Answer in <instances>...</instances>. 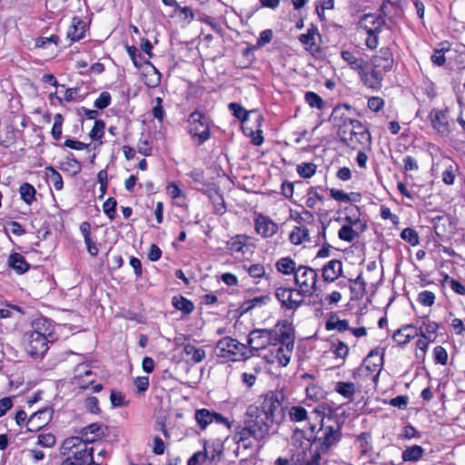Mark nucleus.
<instances>
[{"label": "nucleus", "mask_w": 465, "mask_h": 465, "mask_svg": "<svg viewBox=\"0 0 465 465\" xmlns=\"http://www.w3.org/2000/svg\"><path fill=\"white\" fill-rule=\"evenodd\" d=\"M272 424L271 418L260 411L255 405H250L245 412L243 424L235 427L234 440L237 443L242 442V447L247 449L252 446L251 442L246 443L250 438L258 441L264 440Z\"/></svg>", "instance_id": "f257e3e1"}, {"label": "nucleus", "mask_w": 465, "mask_h": 465, "mask_svg": "<svg viewBox=\"0 0 465 465\" xmlns=\"http://www.w3.org/2000/svg\"><path fill=\"white\" fill-rule=\"evenodd\" d=\"M317 417L321 419V427L317 430L316 425H310V432L304 435V439L312 445L317 443L322 451H330L341 440V428L339 424L336 427L326 425L322 412H317Z\"/></svg>", "instance_id": "f03ea898"}, {"label": "nucleus", "mask_w": 465, "mask_h": 465, "mask_svg": "<svg viewBox=\"0 0 465 465\" xmlns=\"http://www.w3.org/2000/svg\"><path fill=\"white\" fill-rule=\"evenodd\" d=\"M51 324L45 319L35 320L33 330L26 332V351L34 358H41L48 350V336H51Z\"/></svg>", "instance_id": "7ed1b4c3"}, {"label": "nucleus", "mask_w": 465, "mask_h": 465, "mask_svg": "<svg viewBox=\"0 0 465 465\" xmlns=\"http://www.w3.org/2000/svg\"><path fill=\"white\" fill-rule=\"evenodd\" d=\"M318 273L316 270L306 265H299L294 275V282L299 287L297 296H312L322 302L317 291Z\"/></svg>", "instance_id": "20e7f679"}, {"label": "nucleus", "mask_w": 465, "mask_h": 465, "mask_svg": "<svg viewBox=\"0 0 465 465\" xmlns=\"http://www.w3.org/2000/svg\"><path fill=\"white\" fill-rule=\"evenodd\" d=\"M89 443L83 441L80 437H70L63 443L64 450L72 453L73 463L79 465H99L94 460L93 453L94 449L88 446Z\"/></svg>", "instance_id": "39448f33"}, {"label": "nucleus", "mask_w": 465, "mask_h": 465, "mask_svg": "<svg viewBox=\"0 0 465 465\" xmlns=\"http://www.w3.org/2000/svg\"><path fill=\"white\" fill-rule=\"evenodd\" d=\"M214 352L219 357H232V361H242L253 355L247 345L231 337H224L218 341L215 344Z\"/></svg>", "instance_id": "423d86ee"}, {"label": "nucleus", "mask_w": 465, "mask_h": 465, "mask_svg": "<svg viewBox=\"0 0 465 465\" xmlns=\"http://www.w3.org/2000/svg\"><path fill=\"white\" fill-rule=\"evenodd\" d=\"M284 400V395L282 391H269L263 397L262 401L259 405H255L260 411L263 412L266 416L272 420L274 423L276 420V416L279 414L282 416V402Z\"/></svg>", "instance_id": "0eeeda50"}, {"label": "nucleus", "mask_w": 465, "mask_h": 465, "mask_svg": "<svg viewBox=\"0 0 465 465\" xmlns=\"http://www.w3.org/2000/svg\"><path fill=\"white\" fill-rule=\"evenodd\" d=\"M383 353H380L378 349L371 351L362 364L353 371V378L361 375V372L365 371L367 375L369 373H375L372 377V381L377 382L383 366Z\"/></svg>", "instance_id": "6e6552de"}, {"label": "nucleus", "mask_w": 465, "mask_h": 465, "mask_svg": "<svg viewBox=\"0 0 465 465\" xmlns=\"http://www.w3.org/2000/svg\"><path fill=\"white\" fill-rule=\"evenodd\" d=\"M296 288L279 287L275 290V297L280 302L281 307L285 310L296 311L302 303L303 299H297Z\"/></svg>", "instance_id": "1a4fd4ad"}, {"label": "nucleus", "mask_w": 465, "mask_h": 465, "mask_svg": "<svg viewBox=\"0 0 465 465\" xmlns=\"http://www.w3.org/2000/svg\"><path fill=\"white\" fill-rule=\"evenodd\" d=\"M272 338L280 344L294 346V327L287 320L278 322L272 331Z\"/></svg>", "instance_id": "9d476101"}, {"label": "nucleus", "mask_w": 465, "mask_h": 465, "mask_svg": "<svg viewBox=\"0 0 465 465\" xmlns=\"http://www.w3.org/2000/svg\"><path fill=\"white\" fill-rule=\"evenodd\" d=\"M203 113L195 110L188 117V132L191 134L194 143L201 145L203 143Z\"/></svg>", "instance_id": "9b49d317"}, {"label": "nucleus", "mask_w": 465, "mask_h": 465, "mask_svg": "<svg viewBox=\"0 0 465 465\" xmlns=\"http://www.w3.org/2000/svg\"><path fill=\"white\" fill-rule=\"evenodd\" d=\"M272 338V331L266 329H255L252 331L248 336L247 344L250 346L249 350L253 353L260 349L265 348Z\"/></svg>", "instance_id": "f8f14e48"}, {"label": "nucleus", "mask_w": 465, "mask_h": 465, "mask_svg": "<svg viewBox=\"0 0 465 465\" xmlns=\"http://www.w3.org/2000/svg\"><path fill=\"white\" fill-rule=\"evenodd\" d=\"M385 21L381 15L375 14H365L360 19L358 25L366 31L368 35L380 34Z\"/></svg>", "instance_id": "ddd939ff"}, {"label": "nucleus", "mask_w": 465, "mask_h": 465, "mask_svg": "<svg viewBox=\"0 0 465 465\" xmlns=\"http://www.w3.org/2000/svg\"><path fill=\"white\" fill-rule=\"evenodd\" d=\"M74 376V384L82 390L88 389L95 381L96 374L87 365H78Z\"/></svg>", "instance_id": "4468645a"}, {"label": "nucleus", "mask_w": 465, "mask_h": 465, "mask_svg": "<svg viewBox=\"0 0 465 465\" xmlns=\"http://www.w3.org/2000/svg\"><path fill=\"white\" fill-rule=\"evenodd\" d=\"M52 419V411L49 409L38 411L31 415L26 422V428L30 431L38 430L45 427Z\"/></svg>", "instance_id": "2eb2a0df"}, {"label": "nucleus", "mask_w": 465, "mask_h": 465, "mask_svg": "<svg viewBox=\"0 0 465 465\" xmlns=\"http://www.w3.org/2000/svg\"><path fill=\"white\" fill-rule=\"evenodd\" d=\"M448 109H432L430 113V118L432 127L441 134L449 133V123L447 120Z\"/></svg>", "instance_id": "dca6fc26"}, {"label": "nucleus", "mask_w": 465, "mask_h": 465, "mask_svg": "<svg viewBox=\"0 0 465 465\" xmlns=\"http://www.w3.org/2000/svg\"><path fill=\"white\" fill-rule=\"evenodd\" d=\"M342 274V263L340 260L334 259L328 262L322 268V276L324 282H333Z\"/></svg>", "instance_id": "f3484780"}, {"label": "nucleus", "mask_w": 465, "mask_h": 465, "mask_svg": "<svg viewBox=\"0 0 465 465\" xmlns=\"http://www.w3.org/2000/svg\"><path fill=\"white\" fill-rule=\"evenodd\" d=\"M374 68L389 72L393 65V55L389 48H381L372 59Z\"/></svg>", "instance_id": "a211bd4d"}, {"label": "nucleus", "mask_w": 465, "mask_h": 465, "mask_svg": "<svg viewBox=\"0 0 465 465\" xmlns=\"http://www.w3.org/2000/svg\"><path fill=\"white\" fill-rule=\"evenodd\" d=\"M255 230L263 237H271L276 233L278 226L270 218L260 215L255 221Z\"/></svg>", "instance_id": "6ab92c4d"}, {"label": "nucleus", "mask_w": 465, "mask_h": 465, "mask_svg": "<svg viewBox=\"0 0 465 465\" xmlns=\"http://www.w3.org/2000/svg\"><path fill=\"white\" fill-rule=\"evenodd\" d=\"M359 75L364 84L370 88L378 89L381 85L382 76L376 68L372 69L371 72L365 71L364 68Z\"/></svg>", "instance_id": "aec40b11"}, {"label": "nucleus", "mask_w": 465, "mask_h": 465, "mask_svg": "<svg viewBox=\"0 0 465 465\" xmlns=\"http://www.w3.org/2000/svg\"><path fill=\"white\" fill-rule=\"evenodd\" d=\"M329 451H322L321 450V447L317 446L316 450H312V446L310 447V453L311 458L307 460H305V457L307 453L303 451L302 453V459H300L299 457L296 460H292V465H320L321 460V455L328 453Z\"/></svg>", "instance_id": "412c9836"}, {"label": "nucleus", "mask_w": 465, "mask_h": 465, "mask_svg": "<svg viewBox=\"0 0 465 465\" xmlns=\"http://www.w3.org/2000/svg\"><path fill=\"white\" fill-rule=\"evenodd\" d=\"M101 426L97 423L90 424L81 430L79 437L83 439V441L92 443L101 436Z\"/></svg>", "instance_id": "4be33fe9"}, {"label": "nucleus", "mask_w": 465, "mask_h": 465, "mask_svg": "<svg viewBox=\"0 0 465 465\" xmlns=\"http://www.w3.org/2000/svg\"><path fill=\"white\" fill-rule=\"evenodd\" d=\"M341 58L349 64V66L358 72V74L361 73L362 69H364L367 65V62L362 58H357L354 54L348 50H344L341 54Z\"/></svg>", "instance_id": "5701e85b"}, {"label": "nucleus", "mask_w": 465, "mask_h": 465, "mask_svg": "<svg viewBox=\"0 0 465 465\" xmlns=\"http://www.w3.org/2000/svg\"><path fill=\"white\" fill-rule=\"evenodd\" d=\"M349 281L352 283L350 286L351 300L361 299L366 292V282L362 279L361 273H360L356 279H350Z\"/></svg>", "instance_id": "b1692460"}, {"label": "nucleus", "mask_w": 465, "mask_h": 465, "mask_svg": "<svg viewBox=\"0 0 465 465\" xmlns=\"http://www.w3.org/2000/svg\"><path fill=\"white\" fill-rule=\"evenodd\" d=\"M275 267L279 272L284 275H295L298 270L295 261L291 257H282L279 259L275 263Z\"/></svg>", "instance_id": "393cba45"}, {"label": "nucleus", "mask_w": 465, "mask_h": 465, "mask_svg": "<svg viewBox=\"0 0 465 465\" xmlns=\"http://www.w3.org/2000/svg\"><path fill=\"white\" fill-rule=\"evenodd\" d=\"M340 141L345 145L353 150H355V143L354 140L351 139L350 134H351V126L348 122V118L344 119L343 124L339 127L337 133Z\"/></svg>", "instance_id": "a878e982"}, {"label": "nucleus", "mask_w": 465, "mask_h": 465, "mask_svg": "<svg viewBox=\"0 0 465 465\" xmlns=\"http://www.w3.org/2000/svg\"><path fill=\"white\" fill-rule=\"evenodd\" d=\"M183 351L189 361L200 362L203 358V351L195 341L185 343Z\"/></svg>", "instance_id": "bb28decb"}, {"label": "nucleus", "mask_w": 465, "mask_h": 465, "mask_svg": "<svg viewBox=\"0 0 465 465\" xmlns=\"http://www.w3.org/2000/svg\"><path fill=\"white\" fill-rule=\"evenodd\" d=\"M8 264L19 274L25 273L29 269V264L24 256L18 252L12 253L9 256Z\"/></svg>", "instance_id": "cd10ccee"}, {"label": "nucleus", "mask_w": 465, "mask_h": 465, "mask_svg": "<svg viewBox=\"0 0 465 465\" xmlns=\"http://www.w3.org/2000/svg\"><path fill=\"white\" fill-rule=\"evenodd\" d=\"M85 24L74 17L67 31V36L72 41H78L84 37Z\"/></svg>", "instance_id": "c85d7f7f"}, {"label": "nucleus", "mask_w": 465, "mask_h": 465, "mask_svg": "<svg viewBox=\"0 0 465 465\" xmlns=\"http://www.w3.org/2000/svg\"><path fill=\"white\" fill-rule=\"evenodd\" d=\"M292 350L293 347L280 344V346L277 347L272 353H274V358L276 359L277 362L281 366L285 367L290 362Z\"/></svg>", "instance_id": "c756f323"}, {"label": "nucleus", "mask_w": 465, "mask_h": 465, "mask_svg": "<svg viewBox=\"0 0 465 465\" xmlns=\"http://www.w3.org/2000/svg\"><path fill=\"white\" fill-rule=\"evenodd\" d=\"M208 198L213 204L214 213L221 215L226 212L223 196L219 192L208 191Z\"/></svg>", "instance_id": "7c9ffc66"}, {"label": "nucleus", "mask_w": 465, "mask_h": 465, "mask_svg": "<svg viewBox=\"0 0 465 465\" xmlns=\"http://www.w3.org/2000/svg\"><path fill=\"white\" fill-rule=\"evenodd\" d=\"M401 0H383L381 5L380 11L385 17H392L397 15L401 10Z\"/></svg>", "instance_id": "2f4dec72"}, {"label": "nucleus", "mask_w": 465, "mask_h": 465, "mask_svg": "<svg viewBox=\"0 0 465 465\" xmlns=\"http://www.w3.org/2000/svg\"><path fill=\"white\" fill-rule=\"evenodd\" d=\"M325 328L328 331L337 330L340 332L350 330L348 321L340 320L334 313H332L326 321Z\"/></svg>", "instance_id": "473e14b6"}, {"label": "nucleus", "mask_w": 465, "mask_h": 465, "mask_svg": "<svg viewBox=\"0 0 465 465\" xmlns=\"http://www.w3.org/2000/svg\"><path fill=\"white\" fill-rule=\"evenodd\" d=\"M289 240L295 245H299L303 242H310L309 230L303 226H295L290 233Z\"/></svg>", "instance_id": "72a5a7b5"}, {"label": "nucleus", "mask_w": 465, "mask_h": 465, "mask_svg": "<svg viewBox=\"0 0 465 465\" xmlns=\"http://www.w3.org/2000/svg\"><path fill=\"white\" fill-rule=\"evenodd\" d=\"M319 35L318 28L312 25V26L307 30L306 34H302L299 36L300 42L306 46L307 50L312 51L313 46L316 45L315 36Z\"/></svg>", "instance_id": "f704fd0d"}, {"label": "nucleus", "mask_w": 465, "mask_h": 465, "mask_svg": "<svg viewBox=\"0 0 465 465\" xmlns=\"http://www.w3.org/2000/svg\"><path fill=\"white\" fill-rule=\"evenodd\" d=\"M45 176L47 183L52 184L56 191L63 189L64 182L62 175L52 166L45 168Z\"/></svg>", "instance_id": "c9c22d12"}, {"label": "nucleus", "mask_w": 465, "mask_h": 465, "mask_svg": "<svg viewBox=\"0 0 465 465\" xmlns=\"http://www.w3.org/2000/svg\"><path fill=\"white\" fill-rule=\"evenodd\" d=\"M423 454L424 450L422 447L419 445H413L403 450L401 458L404 461H417L422 457Z\"/></svg>", "instance_id": "e433bc0d"}, {"label": "nucleus", "mask_w": 465, "mask_h": 465, "mask_svg": "<svg viewBox=\"0 0 465 465\" xmlns=\"http://www.w3.org/2000/svg\"><path fill=\"white\" fill-rule=\"evenodd\" d=\"M334 390L340 395L350 400H351L353 395L355 394V385L353 382L351 381H338L335 384Z\"/></svg>", "instance_id": "4c0bfd02"}, {"label": "nucleus", "mask_w": 465, "mask_h": 465, "mask_svg": "<svg viewBox=\"0 0 465 465\" xmlns=\"http://www.w3.org/2000/svg\"><path fill=\"white\" fill-rule=\"evenodd\" d=\"M172 303L175 309L185 313L192 312L194 308L193 303L183 296L173 297Z\"/></svg>", "instance_id": "58836bf2"}, {"label": "nucleus", "mask_w": 465, "mask_h": 465, "mask_svg": "<svg viewBox=\"0 0 465 465\" xmlns=\"http://www.w3.org/2000/svg\"><path fill=\"white\" fill-rule=\"evenodd\" d=\"M339 239L351 242L359 237V233L350 225H342L338 232Z\"/></svg>", "instance_id": "ea45409f"}, {"label": "nucleus", "mask_w": 465, "mask_h": 465, "mask_svg": "<svg viewBox=\"0 0 465 465\" xmlns=\"http://www.w3.org/2000/svg\"><path fill=\"white\" fill-rule=\"evenodd\" d=\"M21 198L27 203L31 204L35 200V189L28 183H24L19 189Z\"/></svg>", "instance_id": "a19ab883"}, {"label": "nucleus", "mask_w": 465, "mask_h": 465, "mask_svg": "<svg viewBox=\"0 0 465 465\" xmlns=\"http://www.w3.org/2000/svg\"><path fill=\"white\" fill-rule=\"evenodd\" d=\"M290 420L294 422L303 421L308 419V413L302 406H292L289 411Z\"/></svg>", "instance_id": "79ce46f5"}, {"label": "nucleus", "mask_w": 465, "mask_h": 465, "mask_svg": "<svg viewBox=\"0 0 465 465\" xmlns=\"http://www.w3.org/2000/svg\"><path fill=\"white\" fill-rule=\"evenodd\" d=\"M126 49H127V53H128L130 58L133 61V64H134L135 67L140 68L143 64H150V62L145 61L143 59L142 54L139 52V50L135 46H134V45L127 46Z\"/></svg>", "instance_id": "37998d69"}, {"label": "nucleus", "mask_w": 465, "mask_h": 465, "mask_svg": "<svg viewBox=\"0 0 465 465\" xmlns=\"http://www.w3.org/2000/svg\"><path fill=\"white\" fill-rule=\"evenodd\" d=\"M216 422L218 424H223L225 427H230V423L226 418L217 412H211L205 409V427L212 423Z\"/></svg>", "instance_id": "c03bdc74"}, {"label": "nucleus", "mask_w": 465, "mask_h": 465, "mask_svg": "<svg viewBox=\"0 0 465 465\" xmlns=\"http://www.w3.org/2000/svg\"><path fill=\"white\" fill-rule=\"evenodd\" d=\"M228 107L232 114L242 123L247 121L250 112L246 111L241 104L237 103H230Z\"/></svg>", "instance_id": "a18cd8bd"}, {"label": "nucleus", "mask_w": 465, "mask_h": 465, "mask_svg": "<svg viewBox=\"0 0 465 465\" xmlns=\"http://www.w3.org/2000/svg\"><path fill=\"white\" fill-rule=\"evenodd\" d=\"M401 237L412 246H416L420 242V237L418 232L414 229L410 227L402 230Z\"/></svg>", "instance_id": "49530a36"}, {"label": "nucleus", "mask_w": 465, "mask_h": 465, "mask_svg": "<svg viewBox=\"0 0 465 465\" xmlns=\"http://www.w3.org/2000/svg\"><path fill=\"white\" fill-rule=\"evenodd\" d=\"M316 168L313 163H302L297 166V173L302 178H311L314 175Z\"/></svg>", "instance_id": "de8ad7c7"}, {"label": "nucleus", "mask_w": 465, "mask_h": 465, "mask_svg": "<svg viewBox=\"0 0 465 465\" xmlns=\"http://www.w3.org/2000/svg\"><path fill=\"white\" fill-rule=\"evenodd\" d=\"M305 102L313 108L322 109L323 100L322 98L314 92H307L304 95Z\"/></svg>", "instance_id": "09e8293b"}, {"label": "nucleus", "mask_w": 465, "mask_h": 465, "mask_svg": "<svg viewBox=\"0 0 465 465\" xmlns=\"http://www.w3.org/2000/svg\"><path fill=\"white\" fill-rule=\"evenodd\" d=\"M246 239L243 235H236L228 242L229 249L235 252H243L242 249L246 246Z\"/></svg>", "instance_id": "8fccbe9b"}, {"label": "nucleus", "mask_w": 465, "mask_h": 465, "mask_svg": "<svg viewBox=\"0 0 465 465\" xmlns=\"http://www.w3.org/2000/svg\"><path fill=\"white\" fill-rule=\"evenodd\" d=\"M317 189L316 187H311L307 193L306 205L311 209L315 207L317 201L323 202V196L318 193Z\"/></svg>", "instance_id": "3c124183"}, {"label": "nucleus", "mask_w": 465, "mask_h": 465, "mask_svg": "<svg viewBox=\"0 0 465 465\" xmlns=\"http://www.w3.org/2000/svg\"><path fill=\"white\" fill-rule=\"evenodd\" d=\"M64 118L61 114H56L54 117V124L52 127V136L54 140H59L62 136V126Z\"/></svg>", "instance_id": "603ef678"}, {"label": "nucleus", "mask_w": 465, "mask_h": 465, "mask_svg": "<svg viewBox=\"0 0 465 465\" xmlns=\"http://www.w3.org/2000/svg\"><path fill=\"white\" fill-rule=\"evenodd\" d=\"M417 302L424 306H432L435 302V294L430 291H423L418 294Z\"/></svg>", "instance_id": "864d4df0"}, {"label": "nucleus", "mask_w": 465, "mask_h": 465, "mask_svg": "<svg viewBox=\"0 0 465 465\" xmlns=\"http://www.w3.org/2000/svg\"><path fill=\"white\" fill-rule=\"evenodd\" d=\"M439 324L435 322H430L428 323L423 322L422 327H420V335L425 339H430L427 334H435L439 329Z\"/></svg>", "instance_id": "5fc2aeb1"}, {"label": "nucleus", "mask_w": 465, "mask_h": 465, "mask_svg": "<svg viewBox=\"0 0 465 465\" xmlns=\"http://www.w3.org/2000/svg\"><path fill=\"white\" fill-rule=\"evenodd\" d=\"M434 361L436 363L446 365L448 361V352L442 346H436L433 350Z\"/></svg>", "instance_id": "6e6d98bb"}, {"label": "nucleus", "mask_w": 465, "mask_h": 465, "mask_svg": "<svg viewBox=\"0 0 465 465\" xmlns=\"http://www.w3.org/2000/svg\"><path fill=\"white\" fill-rule=\"evenodd\" d=\"M104 123L103 121H95L92 130L89 133V136L93 140H98L103 137L104 133Z\"/></svg>", "instance_id": "4d7b16f0"}, {"label": "nucleus", "mask_w": 465, "mask_h": 465, "mask_svg": "<svg viewBox=\"0 0 465 465\" xmlns=\"http://www.w3.org/2000/svg\"><path fill=\"white\" fill-rule=\"evenodd\" d=\"M332 348H333V353L335 354V356L337 358H341V360H344L349 353L348 345L341 341H339L336 344H333Z\"/></svg>", "instance_id": "13d9d810"}, {"label": "nucleus", "mask_w": 465, "mask_h": 465, "mask_svg": "<svg viewBox=\"0 0 465 465\" xmlns=\"http://www.w3.org/2000/svg\"><path fill=\"white\" fill-rule=\"evenodd\" d=\"M37 443L45 448H51L55 444V437L52 433H41L37 437Z\"/></svg>", "instance_id": "bf43d9fd"}, {"label": "nucleus", "mask_w": 465, "mask_h": 465, "mask_svg": "<svg viewBox=\"0 0 465 465\" xmlns=\"http://www.w3.org/2000/svg\"><path fill=\"white\" fill-rule=\"evenodd\" d=\"M111 103V94L108 92H102L98 98L94 101V105L98 109H104Z\"/></svg>", "instance_id": "052dcab7"}, {"label": "nucleus", "mask_w": 465, "mask_h": 465, "mask_svg": "<svg viewBox=\"0 0 465 465\" xmlns=\"http://www.w3.org/2000/svg\"><path fill=\"white\" fill-rule=\"evenodd\" d=\"M116 201L114 198H108L103 204L104 213L110 218L115 216Z\"/></svg>", "instance_id": "680f3d73"}, {"label": "nucleus", "mask_w": 465, "mask_h": 465, "mask_svg": "<svg viewBox=\"0 0 465 465\" xmlns=\"http://www.w3.org/2000/svg\"><path fill=\"white\" fill-rule=\"evenodd\" d=\"M110 401L113 407H122L126 405L127 403L124 401V395L116 391H112L110 395Z\"/></svg>", "instance_id": "e2e57ef3"}, {"label": "nucleus", "mask_w": 465, "mask_h": 465, "mask_svg": "<svg viewBox=\"0 0 465 465\" xmlns=\"http://www.w3.org/2000/svg\"><path fill=\"white\" fill-rule=\"evenodd\" d=\"M361 131H362L361 133H356L357 136L354 139L355 149H357L358 144L370 145L371 143V137L370 132H364L363 130H361Z\"/></svg>", "instance_id": "0e129e2a"}, {"label": "nucleus", "mask_w": 465, "mask_h": 465, "mask_svg": "<svg viewBox=\"0 0 465 465\" xmlns=\"http://www.w3.org/2000/svg\"><path fill=\"white\" fill-rule=\"evenodd\" d=\"M272 36H273L272 30L265 29V30L262 31L260 34V36L257 40V43H256L257 46L262 47L265 45L269 44L272 41Z\"/></svg>", "instance_id": "69168bd1"}, {"label": "nucleus", "mask_w": 465, "mask_h": 465, "mask_svg": "<svg viewBox=\"0 0 465 465\" xmlns=\"http://www.w3.org/2000/svg\"><path fill=\"white\" fill-rule=\"evenodd\" d=\"M384 106V100L379 96H372L368 100V107L373 112H379Z\"/></svg>", "instance_id": "338daca9"}, {"label": "nucleus", "mask_w": 465, "mask_h": 465, "mask_svg": "<svg viewBox=\"0 0 465 465\" xmlns=\"http://www.w3.org/2000/svg\"><path fill=\"white\" fill-rule=\"evenodd\" d=\"M329 191L331 198L338 202L347 203L351 199V195H349L348 193H344L341 190L331 188L329 189Z\"/></svg>", "instance_id": "774afa93"}]
</instances>
